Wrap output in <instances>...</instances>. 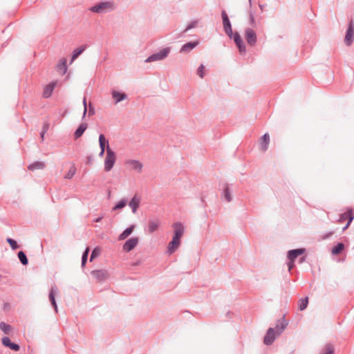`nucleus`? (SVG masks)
<instances>
[{
  "instance_id": "nucleus-1",
  "label": "nucleus",
  "mask_w": 354,
  "mask_h": 354,
  "mask_svg": "<svg viewBox=\"0 0 354 354\" xmlns=\"http://www.w3.org/2000/svg\"><path fill=\"white\" fill-rule=\"evenodd\" d=\"M115 9V4L113 1H102L95 4L90 8L92 12L104 14Z\"/></svg>"
},
{
  "instance_id": "nucleus-2",
  "label": "nucleus",
  "mask_w": 354,
  "mask_h": 354,
  "mask_svg": "<svg viewBox=\"0 0 354 354\" xmlns=\"http://www.w3.org/2000/svg\"><path fill=\"white\" fill-rule=\"evenodd\" d=\"M288 323L286 320H282L281 326H277L276 328H270L264 337V344L266 345L271 344L275 339L276 335H280L283 330L286 327Z\"/></svg>"
},
{
  "instance_id": "nucleus-3",
  "label": "nucleus",
  "mask_w": 354,
  "mask_h": 354,
  "mask_svg": "<svg viewBox=\"0 0 354 354\" xmlns=\"http://www.w3.org/2000/svg\"><path fill=\"white\" fill-rule=\"evenodd\" d=\"M116 156L115 153L111 149L110 146H108L106 149V155L104 160V170L106 171H111L115 162Z\"/></svg>"
},
{
  "instance_id": "nucleus-4",
  "label": "nucleus",
  "mask_w": 354,
  "mask_h": 354,
  "mask_svg": "<svg viewBox=\"0 0 354 354\" xmlns=\"http://www.w3.org/2000/svg\"><path fill=\"white\" fill-rule=\"evenodd\" d=\"M170 50V47L164 48L159 52L153 53L148 57V58L145 60V62H152L155 61L162 60L168 56Z\"/></svg>"
},
{
  "instance_id": "nucleus-5",
  "label": "nucleus",
  "mask_w": 354,
  "mask_h": 354,
  "mask_svg": "<svg viewBox=\"0 0 354 354\" xmlns=\"http://www.w3.org/2000/svg\"><path fill=\"white\" fill-rule=\"evenodd\" d=\"M354 40V22L353 20L351 19H350L348 24V28L346 32L345 38H344V43L347 46H350Z\"/></svg>"
},
{
  "instance_id": "nucleus-6",
  "label": "nucleus",
  "mask_w": 354,
  "mask_h": 354,
  "mask_svg": "<svg viewBox=\"0 0 354 354\" xmlns=\"http://www.w3.org/2000/svg\"><path fill=\"white\" fill-rule=\"evenodd\" d=\"M221 17L225 32L230 38H232L233 31L232 28V24L225 10L221 12Z\"/></svg>"
},
{
  "instance_id": "nucleus-7",
  "label": "nucleus",
  "mask_w": 354,
  "mask_h": 354,
  "mask_svg": "<svg viewBox=\"0 0 354 354\" xmlns=\"http://www.w3.org/2000/svg\"><path fill=\"white\" fill-rule=\"evenodd\" d=\"M232 39H234V41L236 44L239 53L241 54L245 53L246 51L245 45L239 33L237 32H235L234 33L233 32Z\"/></svg>"
},
{
  "instance_id": "nucleus-8",
  "label": "nucleus",
  "mask_w": 354,
  "mask_h": 354,
  "mask_svg": "<svg viewBox=\"0 0 354 354\" xmlns=\"http://www.w3.org/2000/svg\"><path fill=\"white\" fill-rule=\"evenodd\" d=\"M245 37L250 46H253L256 44L257 40V34L252 29L248 28L245 30Z\"/></svg>"
},
{
  "instance_id": "nucleus-9",
  "label": "nucleus",
  "mask_w": 354,
  "mask_h": 354,
  "mask_svg": "<svg viewBox=\"0 0 354 354\" xmlns=\"http://www.w3.org/2000/svg\"><path fill=\"white\" fill-rule=\"evenodd\" d=\"M353 218H354V212L352 209L347 210L346 212H344V214H342L340 216V218L339 219V223H342L345 220L348 219V223H347L346 225L343 228V230H345L346 229H347L348 227V226L350 225V224L352 222Z\"/></svg>"
},
{
  "instance_id": "nucleus-10",
  "label": "nucleus",
  "mask_w": 354,
  "mask_h": 354,
  "mask_svg": "<svg viewBox=\"0 0 354 354\" xmlns=\"http://www.w3.org/2000/svg\"><path fill=\"white\" fill-rule=\"evenodd\" d=\"M56 85H57L56 81L51 82L48 85H46L45 86V88H44V91H43V94H42L43 97L46 98V99L49 98L52 95L53 92Z\"/></svg>"
},
{
  "instance_id": "nucleus-11",
  "label": "nucleus",
  "mask_w": 354,
  "mask_h": 354,
  "mask_svg": "<svg viewBox=\"0 0 354 354\" xmlns=\"http://www.w3.org/2000/svg\"><path fill=\"white\" fill-rule=\"evenodd\" d=\"M180 244V238L173 236L172 240L168 245V252L169 254L174 253Z\"/></svg>"
},
{
  "instance_id": "nucleus-12",
  "label": "nucleus",
  "mask_w": 354,
  "mask_h": 354,
  "mask_svg": "<svg viewBox=\"0 0 354 354\" xmlns=\"http://www.w3.org/2000/svg\"><path fill=\"white\" fill-rule=\"evenodd\" d=\"M138 243V239L137 237L131 238L127 240L123 245V250L125 252H130L132 250Z\"/></svg>"
},
{
  "instance_id": "nucleus-13",
  "label": "nucleus",
  "mask_w": 354,
  "mask_h": 354,
  "mask_svg": "<svg viewBox=\"0 0 354 354\" xmlns=\"http://www.w3.org/2000/svg\"><path fill=\"white\" fill-rule=\"evenodd\" d=\"M174 228V236L181 238L185 232V226L181 223H174L172 225Z\"/></svg>"
},
{
  "instance_id": "nucleus-14",
  "label": "nucleus",
  "mask_w": 354,
  "mask_h": 354,
  "mask_svg": "<svg viewBox=\"0 0 354 354\" xmlns=\"http://www.w3.org/2000/svg\"><path fill=\"white\" fill-rule=\"evenodd\" d=\"M270 143V136L268 133H266L263 136L261 137L260 140V149L262 151H266L268 149V145Z\"/></svg>"
},
{
  "instance_id": "nucleus-15",
  "label": "nucleus",
  "mask_w": 354,
  "mask_h": 354,
  "mask_svg": "<svg viewBox=\"0 0 354 354\" xmlns=\"http://www.w3.org/2000/svg\"><path fill=\"white\" fill-rule=\"evenodd\" d=\"M92 276L97 281H101L109 277V273L106 270H94L91 272Z\"/></svg>"
},
{
  "instance_id": "nucleus-16",
  "label": "nucleus",
  "mask_w": 354,
  "mask_h": 354,
  "mask_svg": "<svg viewBox=\"0 0 354 354\" xmlns=\"http://www.w3.org/2000/svg\"><path fill=\"white\" fill-rule=\"evenodd\" d=\"M3 345L6 347L10 348L11 350L17 351L19 350V346L15 343L11 342L8 337H4L1 339Z\"/></svg>"
},
{
  "instance_id": "nucleus-17",
  "label": "nucleus",
  "mask_w": 354,
  "mask_h": 354,
  "mask_svg": "<svg viewBox=\"0 0 354 354\" xmlns=\"http://www.w3.org/2000/svg\"><path fill=\"white\" fill-rule=\"evenodd\" d=\"M306 250L304 248H299L296 250H290L288 252V258L289 260H292L295 261V259L299 256L303 254L305 252Z\"/></svg>"
},
{
  "instance_id": "nucleus-18",
  "label": "nucleus",
  "mask_w": 354,
  "mask_h": 354,
  "mask_svg": "<svg viewBox=\"0 0 354 354\" xmlns=\"http://www.w3.org/2000/svg\"><path fill=\"white\" fill-rule=\"evenodd\" d=\"M86 45H82L75 48L72 53L70 64H72L86 50Z\"/></svg>"
},
{
  "instance_id": "nucleus-19",
  "label": "nucleus",
  "mask_w": 354,
  "mask_h": 354,
  "mask_svg": "<svg viewBox=\"0 0 354 354\" xmlns=\"http://www.w3.org/2000/svg\"><path fill=\"white\" fill-rule=\"evenodd\" d=\"M112 97L115 100V103L118 104V102H120L122 100H124L127 98V95L124 93H121L117 91H113L111 92Z\"/></svg>"
},
{
  "instance_id": "nucleus-20",
  "label": "nucleus",
  "mask_w": 354,
  "mask_h": 354,
  "mask_svg": "<svg viewBox=\"0 0 354 354\" xmlns=\"http://www.w3.org/2000/svg\"><path fill=\"white\" fill-rule=\"evenodd\" d=\"M125 164L126 165H131L132 166V169L133 170H136L138 172H140L142 169V164L138 161V160H127L126 162H125Z\"/></svg>"
},
{
  "instance_id": "nucleus-21",
  "label": "nucleus",
  "mask_w": 354,
  "mask_h": 354,
  "mask_svg": "<svg viewBox=\"0 0 354 354\" xmlns=\"http://www.w3.org/2000/svg\"><path fill=\"white\" fill-rule=\"evenodd\" d=\"M46 167V164L41 161H35L28 166L29 171H35L37 169H43Z\"/></svg>"
},
{
  "instance_id": "nucleus-22",
  "label": "nucleus",
  "mask_w": 354,
  "mask_h": 354,
  "mask_svg": "<svg viewBox=\"0 0 354 354\" xmlns=\"http://www.w3.org/2000/svg\"><path fill=\"white\" fill-rule=\"evenodd\" d=\"M88 124L86 123L83 122L80 124V125L78 127V128L75 130L74 133L75 139L80 138L83 135L84 131L86 130Z\"/></svg>"
},
{
  "instance_id": "nucleus-23",
  "label": "nucleus",
  "mask_w": 354,
  "mask_h": 354,
  "mask_svg": "<svg viewBox=\"0 0 354 354\" xmlns=\"http://www.w3.org/2000/svg\"><path fill=\"white\" fill-rule=\"evenodd\" d=\"M198 44V41H189L182 46L180 52H189L194 49Z\"/></svg>"
},
{
  "instance_id": "nucleus-24",
  "label": "nucleus",
  "mask_w": 354,
  "mask_h": 354,
  "mask_svg": "<svg viewBox=\"0 0 354 354\" xmlns=\"http://www.w3.org/2000/svg\"><path fill=\"white\" fill-rule=\"evenodd\" d=\"M99 145L100 150L106 151L108 146H109L108 140H106V137L102 133L99 136Z\"/></svg>"
},
{
  "instance_id": "nucleus-25",
  "label": "nucleus",
  "mask_w": 354,
  "mask_h": 354,
  "mask_svg": "<svg viewBox=\"0 0 354 354\" xmlns=\"http://www.w3.org/2000/svg\"><path fill=\"white\" fill-rule=\"evenodd\" d=\"M134 226L132 225L128 228H127L120 236L119 240H124L127 238L133 231Z\"/></svg>"
},
{
  "instance_id": "nucleus-26",
  "label": "nucleus",
  "mask_w": 354,
  "mask_h": 354,
  "mask_svg": "<svg viewBox=\"0 0 354 354\" xmlns=\"http://www.w3.org/2000/svg\"><path fill=\"white\" fill-rule=\"evenodd\" d=\"M149 232L153 233L156 231L159 227V222L158 221H150L149 222Z\"/></svg>"
},
{
  "instance_id": "nucleus-27",
  "label": "nucleus",
  "mask_w": 354,
  "mask_h": 354,
  "mask_svg": "<svg viewBox=\"0 0 354 354\" xmlns=\"http://www.w3.org/2000/svg\"><path fill=\"white\" fill-rule=\"evenodd\" d=\"M55 291H56V288H51L50 292L49 294V299L51 301V304L53 306L55 311L57 312V304H56V302H55Z\"/></svg>"
},
{
  "instance_id": "nucleus-28",
  "label": "nucleus",
  "mask_w": 354,
  "mask_h": 354,
  "mask_svg": "<svg viewBox=\"0 0 354 354\" xmlns=\"http://www.w3.org/2000/svg\"><path fill=\"white\" fill-rule=\"evenodd\" d=\"M334 353V346L332 344H326L319 354H333Z\"/></svg>"
},
{
  "instance_id": "nucleus-29",
  "label": "nucleus",
  "mask_w": 354,
  "mask_h": 354,
  "mask_svg": "<svg viewBox=\"0 0 354 354\" xmlns=\"http://www.w3.org/2000/svg\"><path fill=\"white\" fill-rule=\"evenodd\" d=\"M0 328L5 334H10L12 331V326L5 322L0 323Z\"/></svg>"
},
{
  "instance_id": "nucleus-30",
  "label": "nucleus",
  "mask_w": 354,
  "mask_h": 354,
  "mask_svg": "<svg viewBox=\"0 0 354 354\" xmlns=\"http://www.w3.org/2000/svg\"><path fill=\"white\" fill-rule=\"evenodd\" d=\"M75 172H76V168L75 167V165L73 164L70 167L69 170L64 176V178L71 179L75 174Z\"/></svg>"
},
{
  "instance_id": "nucleus-31",
  "label": "nucleus",
  "mask_w": 354,
  "mask_h": 354,
  "mask_svg": "<svg viewBox=\"0 0 354 354\" xmlns=\"http://www.w3.org/2000/svg\"><path fill=\"white\" fill-rule=\"evenodd\" d=\"M57 69L62 72V74H65L67 71L66 60L65 59H62L60 63L57 64Z\"/></svg>"
},
{
  "instance_id": "nucleus-32",
  "label": "nucleus",
  "mask_w": 354,
  "mask_h": 354,
  "mask_svg": "<svg viewBox=\"0 0 354 354\" xmlns=\"http://www.w3.org/2000/svg\"><path fill=\"white\" fill-rule=\"evenodd\" d=\"M344 248V245L342 243H339L332 249L331 252L333 254H339V253H341L342 252Z\"/></svg>"
},
{
  "instance_id": "nucleus-33",
  "label": "nucleus",
  "mask_w": 354,
  "mask_h": 354,
  "mask_svg": "<svg viewBox=\"0 0 354 354\" xmlns=\"http://www.w3.org/2000/svg\"><path fill=\"white\" fill-rule=\"evenodd\" d=\"M308 304V298L305 297L299 300V308L300 310H304L306 308Z\"/></svg>"
},
{
  "instance_id": "nucleus-34",
  "label": "nucleus",
  "mask_w": 354,
  "mask_h": 354,
  "mask_svg": "<svg viewBox=\"0 0 354 354\" xmlns=\"http://www.w3.org/2000/svg\"><path fill=\"white\" fill-rule=\"evenodd\" d=\"M18 257L23 265H26L28 263L27 257L24 252H19L18 253Z\"/></svg>"
},
{
  "instance_id": "nucleus-35",
  "label": "nucleus",
  "mask_w": 354,
  "mask_h": 354,
  "mask_svg": "<svg viewBox=\"0 0 354 354\" xmlns=\"http://www.w3.org/2000/svg\"><path fill=\"white\" fill-rule=\"evenodd\" d=\"M7 242L9 243L12 250H16L19 248L17 243L11 238H8Z\"/></svg>"
},
{
  "instance_id": "nucleus-36",
  "label": "nucleus",
  "mask_w": 354,
  "mask_h": 354,
  "mask_svg": "<svg viewBox=\"0 0 354 354\" xmlns=\"http://www.w3.org/2000/svg\"><path fill=\"white\" fill-rule=\"evenodd\" d=\"M100 249L98 248H95L92 253H91V258H90V261H92L93 260V259H95V257H98L100 254Z\"/></svg>"
},
{
  "instance_id": "nucleus-37",
  "label": "nucleus",
  "mask_w": 354,
  "mask_h": 354,
  "mask_svg": "<svg viewBox=\"0 0 354 354\" xmlns=\"http://www.w3.org/2000/svg\"><path fill=\"white\" fill-rule=\"evenodd\" d=\"M129 205L131 207L133 212L135 213L139 205L138 201H131Z\"/></svg>"
},
{
  "instance_id": "nucleus-38",
  "label": "nucleus",
  "mask_w": 354,
  "mask_h": 354,
  "mask_svg": "<svg viewBox=\"0 0 354 354\" xmlns=\"http://www.w3.org/2000/svg\"><path fill=\"white\" fill-rule=\"evenodd\" d=\"M204 69V66L203 64H201V66L198 67L197 70V75L201 78H203L205 75Z\"/></svg>"
},
{
  "instance_id": "nucleus-39",
  "label": "nucleus",
  "mask_w": 354,
  "mask_h": 354,
  "mask_svg": "<svg viewBox=\"0 0 354 354\" xmlns=\"http://www.w3.org/2000/svg\"><path fill=\"white\" fill-rule=\"evenodd\" d=\"M88 252H89V248H87L86 249L85 252H84L83 255H82V266H84V264L86 263V261L87 260V257H88Z\"/></svg>"
},
{
  "instance_id": "nucleus-40",
  "label": "nucleus",
  "mask_w": 354,
  "mask_h": 354,
  "mask_svg": "<svg viewBox=\"0 0 354 354\" xmlns=\"http://www.w3.org/2000/svg\"><path fill=\"white\" fill-rule=\"evenodd\" d=\"M223 195L225 199H232L230 189L227 186L224 189Z\"/></svg>"
},
{
  "instance_id": "nucleus-41",
  "label": "nucleus",
  "mask_w": 354,
  "mask_h": 354,
  "mask_svg": "<svg viewBox=\"0 0 354 354\" xmlns=\"http://www.w3.org/2000/svg\"><path fill=\"white\" fill-rule=\"evenodd\" d=\"M196 24H197V21H191L187 25V26L186 27V28H185L184 32H187L189 30L195 28Z\"/></svg>"
},
{
  "instance_id": "nucleus-42",
  "label": "nucleus",
  "mask_w": 354,
  "mask_h": 354,
  "mask_svg": "<svg viewBox=\"0 0 354 354\" xmlns=\"http://www.w3.org/2000/svg\"><path fill=\"white\" fill-rule=\"evenodd\" d=\"M83 104H84V113L82 115V119H84L86 116V111H87V103H86V98L84 97L83 98Z\"/></svg>"
},
{
  "instance_id": "nucleus-43",
  "label": "nucleus",
  "mask_w": 354,
  "mask_h": 354,
  "mask_svg": "<svg viewBox=\"0 0 354 354\" xmlns=\"http://www.w3.org/2000/svg\"><path fill=\"white\" fill-rule=\"evenodd\" d=\"M126 205V203L124 201H120L118 204H117L113 209H122Z\"/></svg>"
},
{
  "instance_id": "nucleus-44",
  "label": "nucleus",
  "mask_w": 354,
  "mask_h": 354,
  "mask_svg": "<svg viewBox=\"0 0 354 354\" xmlns=\"http://www.w3.org/2000/svg\"><path fill=\"white\" fill-rule=\"evenodd\" d=\"M88 107V116L93 115L95 114V108L91 103L89 104Z\"/></svg>"
},
{
  "instance_id": "nucleus-45",
  "label": "nucleus",
  "mask_w": 354,
  "mask_h": 354,
  "mask_svg": "<svg viewBox=\"0 0 354 354\" xmlns=\"http://www.w3.org/2000/svg\"><path fill=\"white\" fill-rule=\"evenodd\" d=\"M49 127H50V124L48 123V122H45L43 124L41 131L47 132L49 129Z\"/></svg>"
},
{
  "instance_id": "nucleus-46",
  "label": "nucleus",
  "mask_w": 354,
  "mask_h": 354,
  "mask_svg": "<svg viewBox=\"0 0 354 354\" xmlns=\"http://www.w3.org/2000/svg\"><path fill=\"white\" fill-rule=\"evenodd\" d=\"M250 21L252 26H254L255 24V19L254 17V15L252 11L250 12Z\"/></svg>"
},
{
  "instance_id": "nucleus-47",
  "label": "nucleus",
  "mask_w": 354,
  "mask_h": 354,
  "mask_svg": "<svg viewBox=\"0 0 354 354\" xmlns=\"http://www.w3.org/2000/svg\"><path fill=\"white\" fill-rule=\"evenodd\" d=\"M93 161V156L92 155H89L86 156V163L88 165H91Z\"/></svg>"
},
{
  "instance_id": "nucleus-48",
  "label": "nucleus",
  "mask_w": 354,
  "mask_h": 354,
  "mask_svg": "<svg viewBox=\"0 0 354 354\" xmlns=\"http://www.w3.org/2000/svg\"><path fill=\"white\" fill-rule=\"evenodd\" d=\"M294 261L290 260V262L288 263V270L290 271L292 268L294 267Z\"/></svg>"
},
{
  "instance_id": "nucleus-49",
  "label": "nucleus",
  "mask_w": 354,
  "mask_h": 354,
  "mask_svg": "<svg viewBox=\"0 0 354 354\" xmlns=\"http://www.w3.org/2000/svg\"><path fill=\"white\" fill-rule=\"evenodd\" d=\"M46 132L41 131L40 132V138L41 139V141L43 142L44 140V136Z\"/></svg>"
},
{
  "instance_id": "nucleus-50",
  "label": "nucleus",
  "mask_w": 354,
  "mask_h": 354,
  "mask_svg": "<svg viewBox=\"0 0 354 354\" xmlns=\"http://www.w3.org/2000/svg\"><path fill=\"white\" fill-rule=\"evenodd\" d=\"M104 153H105V151L100 150V152L99 153V156L100 157L104 156Z\"/></svg>"
},
{
  "instance_id": "nucleus-51",
  "label": "nucleus",
  "mask_w": 354,
  "mask_h": 354,
  "mask_svg": "<svg viewBox=\"0 0 354 354\" xmlns=\"http://www.w3.org/2000/svg\"><path fill=\"white\" fill-rule=\"evenodd\" d=\"M131 199H133V200H136V199H139L137 196V194H135L132 198Z\"/></svg>"
},
{
  "instance_id": "nucleus-52",
  "label": "nucleus",
  "mask_w": 354,
  "mask_h": 354,
  "mask_svg": "<svg viewBox=\"0 0 354 354\" xmlns=\"http://www.w3.org/2000/svg\"><path fill=\"white\" fill-rule=\"evenodd\" d=\"M305 260H306L305 257H301V258L300 259V262H301V263H302V262H304Z\"/></svg>"
},
{
  "instance_id": "nucleus-53",
  "label": "nucleus",
  "mask_w": 354,
  "mask_h": 354,
  "mask_svg": "<svg viewBox=\"0 0 354 354\" xmlns=\"http://www.w3.org/2000/svg\"><path fill=\"white\" fill-rule=\"evenodd\" d=\"M100 221V218H97L95 221H96V222H98V221Z\"/></svg>"
},
{
  "instance_id": "nucleus-54",
  "label": "nucleus",
  "mask_w": 354,
  "mask_h": 354,
  "mask_svg": "<svg viewBox=\"0 0 354 354\" xmlns=\"http://www.w3.org/2000/svg\"><path fill=\"white\" fill-rule=\"evenodd\" d=\"M249 1H250V2H251V0H249Z\"/></svg>"
}]
</instances>
